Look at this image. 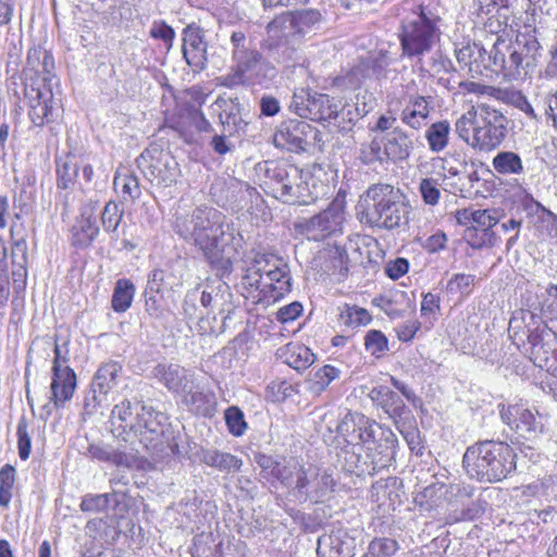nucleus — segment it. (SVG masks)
Listing matches in <instances>:
<instances>
[{
    "label": "nucleus",
    "instance_id": "46",
    "mask_svg": "<svg viewBox=\"0 0 557 557\" xmlns=\"http://www.w3.org/2000/svg\"><path fill=\"white\" fill-rule=\"evenodd\" d=\"M135 286L129 280H119L112 295V308L116 312H125L132 305Z\"/></svg>",
    "mask_w": 557,
    "mask_h": 557
},
{
    "label": "nucleus",
    "instance_id": "12",
    "mask_svg": "<svg viewBox=\"0 0 557 557\" xmlns=\"http://www.w3.org/2000/svg\"><path fill=\"white\" fill-rule=\"evenodd\" d=\"M507 125L508 120L499 110L479 104L472 148L479 151L496 149L507 136Z\"/></svg>",
    "mask_w": 557,
    "mask_h": 557
},
{
    "label": "nucleus",
    "instance_id": "38",
    "mask_svg": "<svg viewBox=\"0 0 557 557\" xmlns=\"http://www.w3.org/2000/svg\"><path fill=\"white\" fill-rule=\"evenodd\" d=\"M456 59L460 66H468L469 72H478L473 64L482 63L485 67H493L486 50L479 44L472 42L455 49Z\"/></svg>",
    "mask_w": 557,
    "mask_h": 557
},
{
    "label": "nucleus",
    "instance_id": "19",
    "mask_svg": "<svg viewBox=\"0 0 557 557\" xmlns=\"http://www.w3.org/2000/svg\"><path fill=\"white\" fill-rule=\"evenodd\" d=\"M150 426H153L154 430L144 434V438L138 443L152 458L162 459L171 455H182L180 444L170 424L151 421Z\"/></svg>",
    "mask_w": 557,
    "mask_h": 557
},
{
    "label": "nucleus",
    "instance_id": "11",
    "mask_svg": "<svg viewBox=\"0 0 557 557\" xmlns=\"http://www.w3.org/2000/svg\"><path fill=\"white\" fill-rule=\"evenodd\" d=\"M393 62V57L387 50H379L370 53L367 58L360 59L349 70L336 76L333 85L342 90H354L360 88L368 79L385 78L387 69Z\"/></svg>",
    "mask_w": 557,
    "mask_h": 557
},
{
    "label": "nucleus",
    "instance_id": "16",
    "mask_svg": "<svg viewBox=\"0 0 557 557\" xmlns=\"http://www.w3.org/2000/svg\"><path fill=\"white\" fill-rule=\"evenodd\" d=\"M136 163L144 176L158 186L173 185L181 173L180 165L171 152L159 147L144 150L136 159Z\"/></svg>",
    "mask_w": 557,
    "mask_h": 557
},
{
    "label": "nucleus",
    "instance_id": "43",
    "mask_svg": "<svg viewBox=\"0 0 557 557\" xmlns=\"http://www.w3.org/2000/svg\"><path fill=\"white\" fill-rule=\"evenodd\" d=\"M494 171L504 176L522 175L524 165L520 156L513 151H499L492 160Z\"/></svg>",
    "mask_w": 557,
    "mask_h": 557
},
{
    "label": "nucleus",
    "instance_id": "6",
    "mask_svg": "<svg viewBox=\"0 0 557 557\" xmlns=\"http://www.w3.org/2000/svg\"><path fill=\"white\" fill-rule=\"evenodd\" d=\"M467 473L482 483H495L516 470V453L507 443L483 441L467 448L463 455Z\"/></svg>",
    "mask_w": 557,
    "mask_h": 557
},
{
    "label": "nucleus",
    "instance_id": "55",
    "mask_svg": "<svg viewBox=\"0 0 557 557\" xmlns=\"http://www.w3.org/2000/svg\"><path fill=\"white\" fill-rule=\"evenodd\" d=\"M475 276L472 274L457 273L447 282L446 290L450 294L469 295L474 285Z\"/></svg>",
    "mask_w": 557,
    "mask_h": 557
},
{
    "label": "nucleus",
    "instance_id": "13",
    "mask_svg": "<svg viewBox=\"0 0 557 557\" xmlns=\"http://www.w3.org/2000/svg\"><path fill=\"white\" fill-rule=\"evenodd\" d=\"M289 109L302 119L327 122L338 116L343 106L329 95L300 88L294 91Z\"/></svg>",
    "mask_w": 557,
    "mask_h": 557
},
{
    "label": "nucleus",
    "instance_id": "42",
    "mask_svg": "<svg viewBox=\"0 0 557 557\" xmlns=\"http://www.w3.org/2000/svg\"><path fill=\"white\" fill-rule=\"evenodd\" d=\"M450 133L451 127L447 120L437 121L429 125L424 134L429 149L434 153L445 150L449 144Z\"/></svg>",
    "mask_w": 557,
    "mask_h": 557
},
{
    "label": "nucleus",
    "instance_id": "21",
    "mask_svg": "<svg viewBox=\"0 0 557 557\" xmlns=\"http://www.w3.org/2000/svg\"><path fill=\"white\" fill-rule=\"evenodd\" d=\"M256 462L260 467V475L269 481H277L283 486L293 490L302 465L296 459H275L268 455L256 456Z\"/></svg>",
    "mask_w": 557,
    "mask_h": 557
},
{
    "label": "nucleus",
    "instance_id": "3",
    "mask_svg": "<svg viewBox=\"0 0 557 557\" xmlns=\"http://www.w3.org/2000/svg\"><path fill=\"white\" fill-rule=\"evenodd\" d=\"M232 65L228 73L219 78V85L226 88L251 86L272 81L276 69L257 49L253 40L242 30H234L230 37Z\"/></svg>",
    "mask_w": 557,
    "mask_h": 557
},
{
    "label": "nucleus",
    "instance_id": "4",
    "mask_svg": "<svg viewBox=\"0 0 557 557\" xmlns=\"http://www.w3.org/2000/svg\"><path fill=\"white\" fill-rule=\"evenodd\" d=\"M541 57L542 47L535 28L519 30L515 41L510 44L497 38L488 54L493 70L502 71L510 79L530 76L537 67Z\"/></svg>",
    "mask_w": 557,
    "mask_h": 557
},
{
    "label": "nucleus",
    "instance_id": "14",
    "mask_svg": "<svg viewBox=\"0 0 557 557\" xmlns=\"http://www.w3.org/2000/svg\"><path fill=\"white\" fill-rule=\"evenodd\" d=\"M334 486L335 480L331 473L313 465H302L289 494L299 503H323L333 493Z\"/></svg>",
    "mask_w": 557,
    "mask_h": 557
},
{
    "label": "nucleus",
    "instance_id": "62",
    "mask_svg": "<svg viewBox=\"0 0 557 557\" xmlns=\"http://www.w3.org/2000/svg\"><path fill=\"white\" fill-rule=\"evenodd\" d=\"M506 100L510 104H512L515 108L519 109L523 113H525L527 116H529L532 120H537V115L532 107V104L529 102L527 97L518 90H507L505 91Z\"/></svg>",
    "mask_w": 557,
    "mask_h": 557
},
{
    "label": "nucleus",
    "instance_id": "2",
    "mask_svg": "<svg viewBox=\"0 0 557 557\" xmlns=\"http://www.w3.org/2000/svg\"><path fill=\"white\" fill-rule=\"evenodd\" d=\"M146 407L138 400L123 399L116 404L110 416L112 433L115 437H122L123 443L90 444L88 456L98 461L108 462L122 468H141L144 458L139 450L127 443L131 442L132 431L138 421L141 408Z\"/></svg>",
    "mask_w": 557,
    "mask_h": 557
},
{
    "label": "nucleus",
    "instance_id": "27",
    "mask_svg": "<svg viewBox=\"0 0 557 557\" xmlns=\"http://www.w3.org/2000/svg\"><path fill=\"white\" fill-rule=\"evenodd\" d=\"M152 374L173 393L187 391L194 383V374L177 363H158Z\"/></svg>",
    "mask_w": 557,
    "mask_h": 557
},
{
    "label": "nucleus",
    "instance_id": "63",
    "mask_svg": "<svg viewBox=\"0 0 557 557\" xmlns=\"http://www.w3.org/2000/svg\"><path fill=\"white\" fill-rule=\"evenodd\" d=\"M383 139H373L368 146L361 148V160L364 163H371L374 161L387 160L385 154V146H383Z\"/></svg>",
    "mask_w": 557,
    "mask_h": 557
},
{
    "label": "nucleus",
    "instance_id": "24",
    "mask_svg": "<svg viewBox=\"0 0 557 557\" xmlns=\"http://www.w3.org/2000/svg\"><path fill=\"white\" fill-rule=\"evenodd\" d=\"M182 36V52L186 63L195 72L205 70L208 62V42L205 32L191 24L183 29Z\"/></svg>",
    "mask_w": 557,
    "mask_h": 557
},
{
    "label": "nucleus",
    "instance_id": "44",
    "mask_svg": "<svg viewBox=\"0 0 557 557\" xmlns=\"http://www.w3.org/2000/svg\"><path fill=\"white\" fill-rule=\"evenodd\" d=\"M338 323L349 329H357L368 325L372 317L367 309L356 305L345 304L338 308Z\"/></svg>",
    "mask_w": 557,
    "mask_h": 557
},
{
    "label": "nucleus",
    "instance_id": "23",
    "mask_svg": "<svg viewBox=\"0 0 557 557\" xmlns=\"http://www.w3.org/2000/svg\"><path fill=\"white\" fill-rule=\"evenodd\" d=\"M358 530L349 532L344 528L332 530L318 540L317 554L319 557H354L357 547Z\"/></svg>",
    "mask_w": 557,
    "mask_h": 557
},
{
    "label": "nucleus",
    "instance_id": "51",
    "mask_svg": "<svg viewBox=\"0 0 557 557\" xmlns=\"http://www.w3.org/2000/svg\"><path fill=\"white\" fill-rule=\"evenodd\" d=\"M15 481V469L5 465L0 470V506L8 508L12 498V488Z\"/></svg>",
    "mask_w": 557,
    "mask_h": 557
},
{
    "label": "nucleus",
    "instance_id": "9",
    "mask_svg": "<svg viewBox=\"0 0 557 557\" xmlns=\"http://www.w3.org/2000/svg\"><path fill=\"white\" fill-rule=\"evenodd\" d=\"M260 170L264 172V185L284 203L308 205L318 198L309 188L308 173L295 164L270 160Z\"/></svg>",
    "mask_w": 557,
    "mask_h": 557
},
{
    "label": "nucleus",
    "instance_id": "35",
    "mask_svg": "<svg viewBox=\"0 0 557 557\" xmlns=\"http://www.w3.org/2000/svg\"><path fill=\"white\" fill-rule=\"evenodd\" d=\"M268 34V51L271 57L280 63L289 64L297 60V49L290 44L289 38H293L287 33H280V36H274L270 32Z\"/></svg>",
    "mask_w": 557,
    "mask_h": 557
},
{
    "label": "nucleus",
    "instance_id": "32",
    "mask_svg": "<svg viewBox=\"0 0 557 557\" xmlns=\"http://www.w3.org/2000/svg\"><path fill=\"white\" fill-rule=\"evenodd\" d=\"M502 418L507 424H515L513 428L523 433H536L543 430L541 417L528 408L509 407L506 412L502 413Z\"/></svg>",
    "mask_w": 557,
    "mask_h": 557
},
{
    "label": "nucleus",
    "instance_id": "61",
    "mask_svg": "<svg viewBox=\"0 0 557 557\" xmlns=\"http://www.w3.org/2000/svg\"><path fill=\"white\" fill-rule=\"evenodd\" d=\"M28 424L25 418L20 419L16 428L18 456L22 460L28 459L32 449V440L28 434Z\"/></svg>",
    "mask_w": 557,
    "mask_h": 557
},
{
    "label": "nucleus",
    "instance_id": "47",
    "mask_svg": "<svg viewBox=\"0 0 557 557\" xmlns=\"http://www.w3.org/2000/svg\"><path fill=\"white\" fill-rule=\"evenodd\" d=\"M166 420L168 418L162 412L156 411L151 407H143L132 435L139 442L144 438V434L146 435L147 432L154 430L153 426H150L151 421L166 422Z\"/></svg>",
    "mask_w": 557,
    "mask_h": 557
},
{
    "label": "nucleus",
    "instance_id": "45",
    "mask_svg": "<svg viewBox=\"0 0 557 557\" xmlns=\"http://www.w3.org/2000/svg\"><path fill=\"white\" fill-rule=\"evenodd\" d=\"M222 542L212 533L195 536L190 554L193 557H222Z\"/></svg>",
    "mask_w": 557,
    "mask_h": 557
},
{
    "label": "nucleus",
    "instance_id": "49",
    "mask_svg": "<svg viewBox=\"0 0 557 557\" xmlns=\"http://www.w3.org/2000/svg\"><path fill=\"white\" fill-rule=\"evenodd\" d=\"M478 119V108L473 107L463 113L455 123V132L465 143L472 147L474 137L475 121Z\"/></svg>",
    "mask_w": 557,
    "mask_h": 557
},
{
    "label": "nucleus",
    "instance_id": "39",
    "mask_svg": "<svg viewBox=\"0 0 557 557\" xmlns=\"http://www.w3.org/2000/svg\"><path fill=\"white\" fill-rule=\"evenodd\" d=\"M500 219L502 213L497 209H478L475 211L472 228L482 231L483 236L485 237L478 244L479 246L483 244H488L491 246L495 245L496 236L491 230L500 221Z\"/></svg>",
    "mask_w": 557,
    "mask_h": 557
},
{
    "label": "nucleus",
    "instance_id": "1",
    "mask_svg": "<svg viewBox=\"0 0 557 557\" xmlns=\"http://www.w3.org/2000/svg\"><path fill=\"white\" fill-rule=\"evenodd\" d=\"M182 198L175 208L173 227L186 242H191L214 268L231 272L242 247L243 237L216 209L201 206L189 214Z\"/></svg>",
    "mask_w": 557,
    "mask_h": 557
},
{
    "label": "nucleus",
    "instance_id": "20",
    "mask_svg": "<svg viewBox=\"0 0 557 557\" xmlns=\"http://www.w3.org/2000/svg\"><path fill=\"white\" fill-rule=\"evenodd\" d=\"M313 136L315 131L308 122L288 120L280 125L273 136V143L277 148L301 152L307 149L309 138Z\"/></svg>",
    "mask_w": 557,
    "mask_h": 557
},
{
    "label": "nucleus",
    "instance_id": "37",
    "mask_svg": "<svg viewBox=\"0 0 557 557\" xmlns=\"http://www.w3.org/2000/svg\"><path fill=\"white\" fill-rule=\"evenodd\" d=\"M371 397L380 401L383 410L398 423V419L403 417L406 406L401 397L392 389L380 386L371 391ZM399 429V424H397Z\"/></svg>",
    "mask_w": 557,
    "mask_h": 557
},
{
    "label": "nucleus",
    "instance_id": "40",
    "mask_svg": "<svg viewBox=\"0 0 557 557\" xmlns=\"http://www.w3.org/2000/svg\"><path fill=\"white\" fill-rule=\"evenodd\" d=\"M99 234L96 218L82 214L81 219L72 228V244L79 248L88 247Z\"/></svg>",
    "mask_w": 557,
    "mask_h": 557
},
{
    "label": "nucleus",
    "instance_id": "58",
    "mask_svg": "<svg viewBox=\"0 0 557 557\" xmlns=\"http://www.w3.org/2000/svg\"><path fill=\"white\" fill-rule=\"evenodd\" d=\"M225 422L228 431L235 436L243 435L247 428L243 411L235 406L225 410Z\"/></svg>",
    "mask_w": 557,
    "mask_h": 557
},
{
    "label": "nucleus",
    "instance_id": "57",
    "mask_svg": "<svg viewBox=\"0 0 557 557\" xmlns=\"http://www.w3.org/2000/svg\"><path fill=\"white\" fill-rule=\"evenodd\" d=\"M149 35L151 38L162 40L166 51L173 47L175 30L164 21H154L149 29Z\"/></svg>",
    "mask_w": 557,
    "mask_h": 557
},
{
    "label": "nucleus",
    "instance_id": "17",
    "mask_svg": "<svg viewBox=\"0 0 557 557\" xmlns=\"http://www.w3.org/2000/svg\"><path fill=\"white\" fill-rule=\"evenodd\" d=\"M69 342L63 344H54V358L52 363V382H51V399L55 406H62L69 401L76 388V374L72 368L67 366L69 362Z\"/></svg>",
    "mask_w": 557,
    "mask_h": 557
},
{
    "label": "nucleus",
    "instance_id": "53",
    "mask_svg": "<svg viewBox=\"0 0 557 557\" xmlns=\"http://www.w3.org/2000/svg\"><path fill=\"white\" fill-rule=\"evenodd\" d=\"M364 346L372 356L380 358L388 350V341L381 331L370 330L364 336Z\"/></svg>",
    "mask_w": 557,
    "mask_h": 557
},
{
    "label": "nucleus",
    "instance_id": "15",
    "mask_svg": "<svg viewBox=\"0 0 557 557\" xmlns=\"http://www.w3.org/2000/svg\"><path fill=\"white\" fill-rule=\"evenodd\" d=\"M24 98L34 126L42 127L55 119L59 106L47 78L37 77L24 83Z\"/></svg>",
    "mask_w": 557,
    "mask_h": 557
},
{
    "label": "nucleus",
    "instance_id": "31",
    "mask_svg": "<svg viewBox=\"0 0 557 557\" xmlns=\"http://www.w3.org/2000/svg\"><path fill=\"white\" fill-rule=\"evenodd\" d=\"M122 366L117 361L102 363L94 375L91 382L92 400L103 401L108 393L117 384Z\"/></svg>",
    "mask_w": 557,
    "mask_h": 557
},
{
    "label": "nucleus",
    "instance_id": "56",
    "mask_svg": "<svg viewBox=\"0 0 557 557\" xmlns=\"http://www.w3.org/2000/svg\"><path fill=\"white\" fill-rule=\"evenodd\" d=\"M184 394V403L191 407L197 413L205 414L207 412V404L209 403V395L199 388L194 387V383L187 391L181 392Z\"/></svg>",
    "mask_w": 557,
    "mask_h": 557
},
{
    "label": "nucleus",
    "instance_id": "25",
    "mask_svg": "<svg viewBox=\"0 0 557 557\" xmlns=\"http://www.w3.org/2000/svg\"><path fill=\"white\" fill-rule=\"evenodd\" d=\"M433 98L421 95H409L404 98L399 110V120L412 131H420L429 123Z\"/></svg>",
    "mask_w": 557,
    "mask_h": 557
},
{
    "label": "nucleus",
    "instance_id": "54",
    "mask_svg": "<svg viewBox=\"0 0 557 557\" xmlns=\"http://www.w3.org/2000/svg\"><path fill=\"white\" fill-rule=\"evenodd\" d=\"M123 209L119 203L109 201L102 211L101 221L106 232H115L122 221Z\"/></svg>",
    "mask_w": 557,
    "mask_h": 557
},
{
    "label": "nucleus",
    "instance_id": "29",
    "mask_svg": "<svg viewBox=\"0 0 557 557\" xmlns=\"http://www.w3.org/2000/svg\"><path fill=\"white\" fill-rule=\"evenodd\" d=\"M53 70L54 60L52 54L41 47H34L27 52L24 83L39 77L47 78V83L51 84L54 78Z\"/></svg>",
    "mask_w": 557,
    "mask_h": 557
},
{
    "label": "nucleus",
    "instance_id": "28",
    "mask_svg": "<svg viewBox=\"0 0 557 557\" xmlns=\"http://www.w3.org/2000/svg\"><path fill=\"white\" fill-rule=\"evenodd\" d=\"M212 107L219 115L224 133L228 136L238 134L247 125V122L243 117L242 106L237 98H218Z\"/></svg>",
    "mask_w": 557,
    "mask_h": 557
},
{
    "label": "nucleus",
    "instance_id": "10",
    "mask_svg": "<svg viewBox=\"0 0 557 557\" xmlns=\"http://www.w3.org/2000/svg\"><path fill=\"white\" fill-rule=\"evenodd\" d=\"M403 20L399 41L403 55L410 60L428 55L441 41L442 17L425 7Z\"/></svg>",
    "mask_w": 557,
    "mask_h": 557
},
{
    "label": "nucleus",
    "instance_id": "8",
    "mask_svg": "<svg viewBox=\"0 0 557 557\" xmlns=\"http://www.w3.org/2000/svg\"><path fill=\"white\" fill-rule=\"evenodd\" d=\"M249 290H258L263 298L278 300L292 289L289 268L283 259L267 253H255L243 275Z\"/></svg>",
    "mask_w": 557,
    "mask_h": 557
},
{
    "label": "nucleus",
    "instance_id": "26",
    "mask_svg": "<svg viewBox=\"0 0 557 557\" xmlns=\"http://www.w3.org/2000/svg\"><path fill=\"white\" fill-rule=\"evenodd\" d=\"M186 261L176 259L164 265L154 269L148 275L150 292H163L164 289L176 290L183 286L186 274Z\"/></svg>",
    "mask_w": 557,
    "mask_h": 557
},
{
    "label": "nucleus",
    "instance_id": "41",
    "mask_svg": "<svg viewBox=\"0 0 557 557\" xmlns=\"http://www.w3.org/2000/svg\"><path fill=\"white\" fill-rule=\"evenodd\" d=\"M414 61L420 71L432 76L449 73L454 67L451 60L441 49H433L428 55H421Z\"/></svg>",
    "mask_w": 557,
    "mask_h": 557
},
{
    "label": "nucleus",
    "instance_id": "7",
    "mask_svg": "<svg viewBox=\"0 0 557 557\" xmlns=\"http://www.w3.org/2000/svg\"><path fill=\"white\" fill-rule=\"evenodd\" d=\"M361 221L371 226L394 230L406 226L411 207L399 188L389 184H374L363 196Z\"/></svg>",
    "mask_w": 557,
    "mask_h": 557
},
{
    "label": "nucleus",
    "instance_id": "22",
    "mask_svg": "<svg viewBox=\"0 0 557 557\" xmlns=\"http://www.w3.org/2000/svg\"><path fill=\"white\" fill-rule=\"evenodd\" d=\"M344 212L339 205L332 203L324 211L298 224L302 234L320 240L341 230Z\"/></svg>",
    "mask_w": 557,
    "mask_h": 557
},
{
    "label": "nucleus",
    "instance_id": "33",
    "mask_svg": "<svg viewBox=\"0 0 557 557\" xmlns=\"http://www.w3.org/2000/svg\"><path fill=\"white\" fill-rule=\"evenodd\" d=\"M276 356L298 372L308 369L315 359L314 354L307 346L299 343H290L281 347L277 349Z\"/></svg>",
    "mask_w": 557,
    "mask_h": 557
},
{
    "label": "nucleus",
    "instance_id": "36",
    "mask_svg": "<svg viewBox=\"0 0 557 557\" xmlns=\"http://www.w3.org/2000/svg\"><path fill=\"white\" fill-rule=\"evenodd\" d=\"M57 186L61 189L72 187L78 177L81 156L69 152L63 158H57Z\"/></svg>",
    "mask_w": 557,
    "mask_h": 557
},
{
    "label": "nucleus",
    "instance_id": "18",
    "mask_svg": "<svg viewBox=\"0 0 557 557\" xmlns=\"http://www.w3.org/2000/svg\"><path fill=\"white\" fill-rule=\"evenodd\" d=\"M322 14L315 9L287 11L276 15L265 27L274 36L287 33L293 38H302L320 25Z\"/></svg>",
    "mask_w": 557,
    "mask_h": 557
},
{
    "label": "nucleus",
    "instance_id": "52",
    "mask_svg": "<svg viewBox=\"0 0 557 557\" xmlns=\"http://www.w3.org/2000/svg\"><path fill=\"white\" fill-rule=\"evenodd\" d=\"M398 549V544L393 539H374L368 546V552L362 557H392Z\"/></svg>",
    "mask_w": 557,
    "mask_h": 557
},
{
    "label": "nucleus",
    "instance_id": "50",
    "mask_svg": "<svg viewBox=\"0 0 557 557\" xmlns=\"http://www.w3.org/2000/svg\"><path fill=\"white\" fill-rule=\"evenodd\" d=\"M530 319L533 321L532 325L528 324V344L531 347H535L537 344L543 343L546 339L555 337L553 331L541 321V318L536 314L529 312Z\"/></svg>",
    "mask_w": 557,
    "mask_h": 557
},
{
    "label": "nucleus",
    "instance_id": "60",
    "mask_svg": "<svg viewBox=\"0 0 557 557\" xmlns=\"http://www.w3.org/2000/svg\"><path fill=\"white\" fill-rule=\"evenodd\" d=\"M554 337L552 339H546L541 344H537L535 347H531L530 349V358L533 360L534 364L540 368H544L547 366L549 361V356L555 351L554 348Z\"/></svg>",
    "mask_w": 557,
    "mask_h": 557
},
{
    "label": "nucleus",
    "instance_id": "30",
    "mask_svg": "<svg viewBox=\"0 0 557 557\" xmlns=\"http://www.w3.org/2000/svg\"><path fill=\"white\" fill-rule=\"evenodd\" d=\"M387 160L393 162L407 160L414 147L412 134L401 127H395L383 138Z\"/></svg>",
    "mask_w": 557,
    "mask_h": 557
},
{
    "label": "nucleus",
    "instance_id": "34",
    "mask_svg": "<svg viewBox=\"0 0 557 557\" xmlns=\"http://www.w3.org/2000/svg\"><path fill=\"white\" fill-rule=\"evenodd\" d=\"M200 461L208 467L226 473L239 471L243 467V460L237 456L214 448L202 449Z\"/></svg>",
    "mask_w": 557,
    "mask_h": 557
},
{
    "label": "nucleus",
    "instance_id": "5",
    "mask_svg": "<svg viewBox=\"0 0 557 557\" xmlns=\"http://www.w3.org/2000/svg\"><path fill=\"white\" fill-rule=\"evenodd\" d=\"M338 432L349 443L356 442V445L361 444L367 450L377 453L379 458L372 461L373 470L386 468L395 461L398 445L396 434L364 414L347 413L338 425Z\"/></svg>",
    "mask_w": 557,
    "mask_h": 557
},
{
    "label": "nucleus",
    "instance_id": "59",
    "mask_svg": "<svg viewBox=\"0 0 557 557\" xmlns=\"http://www.w3.org/2000/svg\"><path fill=\"white\" fill-rule=\"evenodd\" d=\"M114 186L121 187L123 196L131 200L139 198L141 190L138 180L134 175H119L114 178Z\"/></svg>",
    "mask_w": 557,
    "mask_h": 557
},
{
    "label": "nucleus",
    "instance_id": "48",
    "mask_svg": "<svg viewBox=\"0 0 557 557\" xmlns=\"http://www.w3.org/2000/svg\"><path fill=\"white\" fill-rule=\"evenodd\" d=\"M11 259H12V275L15 277H26L27 263H28V248L27 242H11Z\"/></svg>",
    "mask_w": 557,
    "mask_h": 557
},
{
    "label": "nucleus",
    "instance_id": "64",
    "mask_svg": "<svg viewBox=\"0 0 557 557\" xmlns=\"http://www.w3.org/2000/svg\"><path fill=\"white\" fill-rule=\"evenodd\" d=\"M115 494H98V495H86L82 503L81 509L83 511H101L106 509L111 500V497Z\"/></svg>",
    "mask_w": 557,
    "mask_h": 557
}]
</instances>
